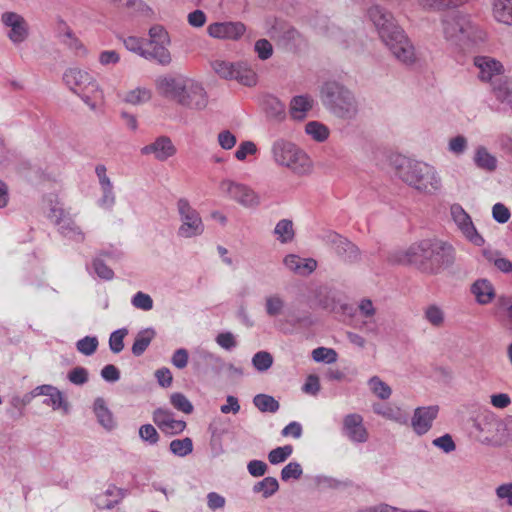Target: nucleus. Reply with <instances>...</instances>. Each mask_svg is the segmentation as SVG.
<instances>
[{"mask_svg":"<svg viewBox=\"0 0 512 512\" xmlns=\"http://www.w3.org/2000/svg\"><path fill=\"white\" fill-rule=\"evenodd\" d=\"M177 211L180 219L177 235L180 238L189 239L203 234L205 226L202 218L187 199L181 198L177 201Z\"/></svg>","mask_w":512,"mask_h":512,"instance_id":"7","label":"nucleus"},{"mask_svg":"<svg viewBox=\"0 0 512 512\" xmlns=\"http://www.w3.org/2000/svg\"><path fill=\"white\" fill-rule=\"evenodd\" d=\"M128 334L125 328L118 329L111 333L109 338V347L113 353H120L124 348V338Z\"/></svg>","mask_w":512,"mask_h":512,"instance_id":"53","label":"nucleus"},{"mask_svg":"<svg viewBox=\"0 0 512 512\" xmlns=\"http://www.w3.org/2000/svg\"><path fill=\"white\" fill-rule=\"evenodd\" d=\"M152 98V90L147 87H135L126 91L121 99L130 105H142L149 102Z\"/></svg>","mask_w":512,"mask_h":512,"instance_id":"30","label":"nucleus"},{"mask_svg":"<svg viewBox=\"0 0 512 512\" xmlns=\"http://www.w3.org/2000/svg\"><path fill=\"white\" fill-rule=\"evenodd\" d=\"M285 306L284 298L277 293L267 295L264 299L265 312L267 316L271 318L282 315L285 310Z\"/></svg>","mask_w":512,"mask_h":512,"instance_id":"34","label":"nucleus"},{"mask_svg":"<svg viewBox=\"0 0 512 512\" xmlns=\"http://www.w3.org/2000/svg\"><path fill=\"white\" fill-rule=\"evenodd\" d=\"M373 411L388 419V420H391V421H394V422H397V423H400V424H403L406 422V414L405 412H403V410L397 406H393V405H381V404H377V405H374L373 406Z\"/></svg>","mask_w":512,"mask_h":512,"instance_id":"31","label":"nucleus"},{"mask_svg":"<svg viewBox=\"0 0 512 512\" xmlns=\"http://www.w3.org/2000/svg\"><path fill=\"white\" fill-rule=\"evenodd\" d=\"M217 142L224 150H231L237 143V138L230 130H222L217 135Z\"/></svg>","mask_w":512,"mask_h":512,"instance_id":"56","label":"nucleus"},{"mask_svg":"<svg viewBox=\"0 0 512 512\" xmlns=\"http://www.w3.org/2000/svg\"><path fill=\"white\" fill-rule=\"evenodd\" d=\"M246 32V26L242 22H214L207 26L210 37L219 40H239Z\"/></svg>","mask_w":512,"mask_h":512,"instance_id":"13","label":"nucleus"},{"mask_svg":"<svg viewBox=\"0 0 512 512\" xmlns=\"http://www.w3.org/2000/svg\"><path fill=\"white\" fill-rule=\"evenodd\" d=\"M312 357L316 362L333 363L337 359V353L333 349L319 347L313 350Z\"/></svg>","mask_w":512,"mask_h":512,"instance_id":"55","label":"nucleus"},{"mask_svg":"<svg viewBox=\"0 0 512 512\" xmlns=\"http://www.w3.org/2000/svg\"><path fill=\"white\" fill-rule=\"evenodd\" d=\"M257 153V145L253 141L246 140L240 142L234 153V157L240 162H245L248 159V157L256 156Z\"/></svg>","mask_w":512,"mask_h":512,"instance_id":"46","label":"nucleus"},{"mask_svg":"<svg viewBox=\"0 0 512 512\" xmlns=\"http://www.w3.org/2000/svg\"><path fill=\"white\" fill-rule=\"evenodd\" d=\"M342 433L354 443H365L369 439V432L364 425L363 417L357 413L344 416Z\"/></svg>","mask_w":512,"mask_h":512,"instance_id":"15","label":"nucleus"},{"mask_svg":"<svg viewBox=\"0 0 512 512\" xmlns=\"http://www.w3.org/2000/svg\"><path fill=\"white\" fill-rule=\"evenodd\" d=\"M336 252L348 260H353L357 256V248L347 239L335 235Z\"/></svg>","mask_w":512,"mask_h":512,"instance_id":"42","label":"nucleus"},{"mask_svg":"<svg viewBox=\"0 0 512 512\" xmlns=\"http://www.w3.org/2000/svg\"><path fill=\"white\" fill-rule=\"evenodd\" d=\"M471 293L480 305L489 304L495 298L493 284L487 279H478L471 286Z\"/></svg>","mask_w":512,"mask_h":512,"instance_id":"25","label":"nucleus"},{"mask_svg":"<svg viewBox=\"0 0 512 512\" xmlns=\"http://www.w3.org/2000/svg\"><path fill=\"white\" fill-rule=\"evenodd\" d=\"M219 190L224 196L244 208L254 209L261 204L260 195L245 183L223 179L219 183Z\"/></svg>","mask_w":512,"mask_h":512,"instance_id":"8","label":"nucleus"},{"mask_svg":"<svg viewBox=\"0 0 512 512\" xmlns=\"http://www.w3.org/2000/svg\"><path fill=\"white\" fill-rule=\"evenodd\" d=\"M155 336V332L152 329H145L140 331L135 338L132 345V353L135 356H140L144 353L147 347L150 345L152 339Z\"/></svg>","mask_w":512,"mask_h":512,"instance_id":"39","label":"nucleus"},{"mask_svg":"<svg viewBox=\"0 0 512 512\" xmlns=\"http://www.w3.org/2000/svg\"><path fill=\"white\" fill-rule=\"evenodd\" d=\"M368 17L382 43L399 62L406 65L415 63V48L390 12L375 5L368 10Z\"/></svg>","mask_w":512,"mask_h":512,"instance_id":"1","label":"nucleus"},{"mask_svg":"<svg viewBox=\"0 0 512 512\" xmlns=\"http://www.w3.org/2000/svg\"><path fill=\"white\" fill-rule=\"evenodd\" d=\"M452 218L460 229L462 234L473 244L480 246L483 244V238L478 234L471 217L465 212V210L458 204H454L451 207Z\"/></svg>","mask_w":512,"mask_h":512,"instance_id":"17","label":"nucleus"},{"mask_svg":"<svg viewBox=\"0 0 512 512\" xmlns=\"http://www.w3.org/2000/svg\"><path fill=\"white\" fill-rule=\"evenodd\" d=\"M441 33L447 42L461 48L477 44L486 38L485 31L472 21L471 16L459 11L442 17Z\"/></svg>","mask_w":512,"mask_h":512,"instance_id":"3","label":"nucleus"},{"mask_svg":"<svg viewBox=\"0 0 512 512\" xmlns=\"http://www.w3.org/2000/svg\"><path fill=\"white\" fill-rule=\"evenodd\" d=\"M32 395L35 396H46L47 399L44 401L46 405L52 406L53 409H62L64 412L68 411V404L63 398V394L54 386L41 385L36 387L32 391Z\"/></svg>","mask_w":512,"mask_h":512,"instance_id":"22","label":"nucleus"},{"mask_svg":"<svg viewBox=\"0 0 512 512\" xmlns=\"http://www.w3.org/2000/svg\"><path fill=\"white\" fill-rule=\"evenodd\" d=\"M132 305L137 309L149 311L153 308V300L148 294L137 292L132 298Z\"/></svg>","mask_w":512,"mask_h":512,"instance_id":"57","label":"nucleus"},{"mask_svg":"<svg viewBox=\"0 0 512 512\" xmlns=\"http://www.w3.org/2000/svg\"><path fill=\"white\" fill-rule=\"evenodd\" d=\"M274 234L283 244L292 242L295 236L293 222L289 219L280 220L274 228Z\"/></svg>","mask_w":512,"mask_h":512,"instance_id":"38","label":"nucleus"},{"mask_svg":"<svg viewBox=\"0 0 512 512\" xmlns=\"http://www.w3.org/2000/svg\"><path fill=\"white\" fill-rule=\"evenodd\" d=\"M252 364L256 370L263 372L273 364V357L269 352L259 351L252 358Z\"/></svg>","mask_w":512,"mask_h":512,"instance_id":"51","label":"nucleus"},{"mask_svg":"<svg viewBox=\"0 0 512 512\" xmlns=\"http://www.w3.org/2000/svg\"><path fill=\"white\" fill-rule=\"evenodd\" d=\"M234 80H237L239 83L245 86H255L257 84V74L256 72L243 61L237 62V68L235 71Z\"/></svg>","mask_w":512,"mask_h":512,"instance_id":"32","label":"nucleus"},{"mask_svg":"<svg viewBox=\"0 0 512 512\" xmlns=\"http://www.w3.org/2000/svg\"><path fill=\"white\" fill-rule=\"evenodd\" d=\"M429 246V239L413 243L407 249L397 251L393 255V261L399 264L415 265L425 272V266L428 263Z\"/></svg>","mask_w":512,"mask_h":512,"instance_id":"12","label":"nucleus"},{"mask_svg":"<svg viewBox=\"0 0 512 512\" xmlns=\"http://www.w3.org/2000/svg\"><path fill=\"white\" fill-rule=\"evenodd\" d=\"M270 156L273 164L291 172L293 175L303 177L313 172L314 164L309 154L292 140L280 137L270 146Z\"/></svg>","mask_w":512,"mask_h":512,"instance_id":"2","label":"nucleus"},{"mask_svg":"<svg viewBox=\"0 0 512 512\" xmlns=\"http://www.w3.org/2000/svg\"><path fill=\"white\" fill-rule=\"evenodd\" d=\"M429 241L428 263L425 266V272L436 274L454 263L455 250L452 245L444 241L438 239H429Z\"/></svg>","mask_w":512,"mask_h":512,"instance_id":"10","label":"nucleus"},{"mask_svg":"<svg viewBox=\"0 0 512 512\" xmlns=\"http://www.w3.org/2000/svg\"><path fill=\"white\" fill-rule=\"evenodd\" d=\"M398 176L408 186L424 195H435L443 186L435 166L416 160H404L398 167Z\"/></svg>","mask_w":512,"mask_h":512,"instance_id":"4","label":"nucleus"},{"mask_svg":"<svg viewBox=\"0 0 512 512\" xmlns=\"http://www.w3.org/2000/svg\"><path fill=\"white\" fill-rule=\"evenodd\" d=\"M283 263L287 269L301 276L309 275L317 267V262L314 259L301 258L295 254L287 255L283 259Z\"/></svg>","mask_w":512,"mask_h":512,"instance_id":"23","label":"nucleus"},{"mask_svg":"<svg viewBox=\"0 0 512 512\" xmlns=\"http://www.w3.org/2000/svg\"><path fill=\"white\" fill-rule=\"evenodd\" d=\"M370 390L380 399H388L391 396L392 390L388 384L383 382L379 377L373 376L368 381Z\"/></svg>","mask_w":512,"mask_h":512,"instance_id":"47","label":"nucleus"},{"mask_svg":"<svg viewBox=\"0 0 512 512\" xmlns=\"http://www.w3.org/2000/svg\"><path fill=\"white\" fill-rule=\"evenodd\" d=\"M70 382L76 385H83L88 381V371L83 367H76L68 373Z\"/></svg>","mask_w":512,"mask_h":512,"instance_id":"64","label":"nucleus"},{"mask_svg":"<svg viewBox=\"0 0 512 512\" xmlns=\"http://www.w3.org/2000/svg\"><path fill=\"white\" fill-rule=\"evenodd\" d=\"M52 213H53L52 216L56 218L58 224L60 225V230L65 237H68L77 242L84 240L83 232L73 221H70V220L66 221V220L62 219L64 212L61 208L53 209Z\"/></svg>","mask_w":512,"mask_h":512,"instance_id":"26","label":"nucleus"},{"mask_svg":"<svg viewBox=\"0 0 512 512\" xmlns=\"http://www.w3.org/2000/svg\"><path fill=\"white\" fill-rule=\"evenodd\" d=\"M98 61L102 66H114L120 62V54L115 50H104L100 52Z\"/></svg>","mask_w":512,"mask_h":512,"instance_id":"63","label":"nucleus"},{"mask_svg":"<svg viewBox=\"0 0 512 512\" xmlns=\"http://www.w3.org/2000/svg\"><path fill=\"white\" fill-rule=\"evenodd\" d=\"M1 21L9 29L7 36L14 44L26 40L29 27L23 16L15 12H5L1 16Z\"/></svg>","mask_w":512,"mask_h":512,"instance_id":"16","label":"nucleus"},{"mask_svg":"<svg viewBox=\"0 0 512 512\" xmlns=\"http://www.w3.org/2000/svg\"><path fill=\"white\" fill-rule=\"evenodd\" d=\"M305 132L317 142H324L330 134L328 127L318 121L308 122L305 125Z\"/></svg>","mask_w":512,"mask_h":512,"instance_id":"41","label":"nucleus"},{"mask_svg":"<svg viewBox=\"0 0 512 512\" xmlns=\"http://www.w3.org/2000/svg\"><path fill=\"white\" fill-rule=\"evenodd\" d=\"M149 46L148 60H155L162 66L172 63V54L169 50L171 38L168 31L161 25H153L148 32Z\"/></svg>","mask_w":512,"mask_h":512,"instance_id":"9","label":"nucleus"},{"mask_svg":"<svg viewBox=\"0 0 512 512\" xmlns=\"http://www.w3.org/2000/svg\"><path fill=\"white\" fill-rule=\"evenodd\" d=\"M279 489V484L276 478L266 477L262 481L254 485V492L261 493L263 497L268 498L276 493Z\"/></svg>","mask_w":512,"mask_h":512,"instance_id":"43","label":"nucleus"},{"mask_svg":"<svg viewBox=\"0 0 512 512\" xmlns=\"http://www.w3.org/2000/svg\"><path fill=\"white\" fill-rule=\"evenodd\" d=\"M322 103L334 114L342 118H350L356 112L352 94L336 82H327L320 92Z\"/></svg>","mask_w":512,"mask_h":512,"instance_id":"6","label":"nucleus"},{"mask_svg":"<svg viewBox=\"0 0 512 512\" xmlns=\"http://www.w3.org/2000/svg\"><path fill=\"white\" fill-rule=\"evenodd\" d=\"M177 152L172 140L167 136L157 137L153 142L141 148V154L152 156L155 160L164 162Z\"/></svg>","mask_w":512,"mask_h":512,"instance_id":"18","label":"nucleus"},{"mask_svg":"<svg viewBox=\"0 0 512 512\" xmlns=\"http://www.w3.org/2000/svg\"><path fill=\"white\" fill-rule=\"evenodd\" d=\"M293 452L291 445H285L277 447L270 451L268 454V460L271 464L276 465L284 462Z\"/></svg>","mask_w":512,"mask_h":512,"instance_id":"52","label":"nucleus"},{"mask_svg":"<svg viewBox=\"0 0 512 512\" xmlns=\"http://www.w3.org/2000/svg\"><path fill=\"white\" fill-rule=\"evenodd\" d=\"M63 80L67 87L92 110L104 104V92L96 78L85 69L72 67L65 71Z\"/></svg>","mask_w":512,"mask_h":512,"instance_id":"5","label":"nucleus"},{"mask_svg":"<svg viewBox=\"0 0 512 512\" xmlns=\"http://www.w3.org/2000/svg\"><path fill=\"white\" fill-rule=\"evenodd\" d=\"M474 164L481 170L493 172L497 168V158L485 146H477L473 156Z\"/></svg>","mask_w":512,"mask_h":512,"instance_id":"28","label":"nucleus"},{"mask_svg":"<svg viewBox=\"0 0 512 512\" xmlns=\"http://www.w3.org/2000/svg\"><path fill=\"white\" fill-rule=\"evenodd\" d=\"M497 499L512 507V483H505L496 488Z\"/></svg>","mask_w":512,"mask_h":512,"instance_id":"62","label":"nucleus"},{"mask_svg":"<svg viewBox=\"0 0 512 512\" xmlns=\"http://www.w3.org/2000/svg\"><path fill=\"white\" fill-rule=\"evenodd\" d=\"M253 403L261 412L274 413L279 409L278 401L266 394L256 395L253 399Z\"/></svg>","mask_w":512,"mask_h":512,"instance_id":"44","label":"nucleus"},{"mask_svg":"<svg viewBox=\"0 0 512 512\" xmlns=\"http://www.w3.org/2000/svg\"><path fill=\"white\" fill-rule=\"evenodd\" d=\"M254 50L261 60H267L273 54V46L266 39H260V40L256 41Z\"/></svg>","mask_w":512,"mask_h":512,"instance_id":"59","label":"nucleus"},{"mask_svg":"<svg viewBox=\"0 0 512 512\" xmlns=\"http://www.w3.org/2000/svg\"><path fill=\"white\" fill-rule=\"evenodd\" d=\"M170 450L176 456L185 457L193 451V442L188 437L172 440Z\"/></svg>","mask_w":512,"mask_h":512,"instance_id":"48","label":"nucleus"},{"mask_svg":"<svg viewBox=\"0 0 512 512\" xmlns=\"http://www.w3.org/2000/svg\"><path fill=\"white\" fill-rule=\"evenodd\" d=\"M469 0H417V3L425 9L441 10L447 8H457Z\"/></svg>","mask_w":512,"mask_h":512,"instance_id":"40","label":"nucleus"},{"mask_svg":"<svg viewBox=\"0 0 512 512\" xmlns=\"http://www.w3.org/2000/svg\"><path fill=\"white\" fill-rule=\"evenodd\" d=\"M490 6L491 17L496 23L512 26V0H491Z\"/></svg>","mask_w":512,"mask_h":512,"instance_id":"24","label":"nucleus"},{"mask_svg":"<svg viewBox=\"0 0 512 512\" xmlns=\"http://www.w3.org/2000/svg\"><path fill=\"white\" fill-rule=\"evenodd\" d=\"M153 421L159 429L170 435L179 434L186 428V422L176 420L172 412L159 408L153 413Z\"/></svg>","mask_w":512,"mask_h":512,"instance_id":"20","label":"nucleus"},{"mask_svg":"<svg viewBox=\"0 0 512 512\" xmlns=\"http://www.w3.org/2000/svg\"><path fill=\"white\" fill-rule=\"evenodd\" d=\"M496 99L512 109V80L505 78L498 84H494L493 91Z\"/></svg>","mask_w":512,"mask_h":512,"instance_id":"37","label":"nucleus"},{"mask_svg":"<svg viewBox=\"0 0 512 512\" xmlns=\"http://www.w3.org/2000/svg\"><path fill=\"white\" fill-rule=\"evenodd\" d=\"M77 350L86 355H92L98 347V339L96 337L86 336L76 343Z\"/></svg>","mask_w":512,"mask_h":512,"instance_id":"54","label":"nucleus"},{"mask_svg":"<svg viewBox=\"0 0 512 512\" xmlns=\"http://www.w3.org/2000/svg\"><path fill=\"white\" fill-rule=\"evenodd\" d=\"M424 319L433 327L441 328L445 325L446 314L444 309L437 304H430L423 310Z\"/></svg>","mask_w":512,"mask_h":512,"instance_id":"33","label":"nucleus"},{"mask_svg":"<svg viewBox=\"0 0 512 512\" xmlns=\"http://www.w3.org/2000/svg\"><path fill=\"white\" fill-rule=\"evenodd\" d=\"M432 444L441 449L445 453L453 452L456 449V444L452 439L451 435L445 434L441 437L435 438Z\"/></svg>","mask_w":512,"mask_h":512,"instance_id":"60","label":"nucleus"},{"mask_svg":"<svg viewBox=\"0 0 512 512\" xmlns=\"http://www.w3.org/2000/svg\"><path fill=\"white\" fill-rule=\"evenodd\" d=\"M439 413L437 405L418 407L414 410L411 418V427L417 435L426 434L433 425Z\"/></svg>","mask_w":512,"mask_h":512,"instance_id":"19","label":"nucleus"},{"mask_svg":"<svg viewBox=\"0 0 512 512\" xmlns=\"http://www.w3.org/2000/svg\"><path fill=\"white\" fill-rule=\"evenodd\" d=\"M170 403L172 406L185 414H191L193 412V405L188 398L179 392L173 393L170 396Z\"/></svg>","mask_w":512,"mask_h":512,"instance_id":"49","label":"nucleus"},{"mask_svg":"<svg viewBox=\"0 0 512 512\" xmlns=\"http://www.w3.org/2000/svg\"><path fill=\"white\" fill-rule=\"evenodd\" d=\"M314 100L308 95H299L292 98L290 102L289 112L293 119L302 120L312 109Z\"/></svg>","mask_w":512,"mask_h":512,"instance_id":"27","label":"nucleus"},{"mask_svg":"<svg viewBox=\"0 0 512 512\" xmlns=\"http://www.w3.org/2000/svg\"><path fill=\"white\" fill-rule=\"evenodd\" d=\"M122 498V492L115 486H109L104 493L96 496V504L99 508L110 509Z\"/></svg>","mask_w":512,"mask_h":512,"instance_id":"35","label":"nucleus"},{"mask_svg":"<svg viewBox=\"0 0 512 512\" xmlns=\"http://www.w3.org/2000/svg\"><path fill=\"white\" fill-rule=\"evenodd\" d=\"M474 64L478 69V76L482 81H489L494 88V84H498L506 77L503 76L502 64L494 58L488 56H478L474 60Z\"/></svg>","mask_w":512,"mask_h":512,"instance_id":"14","label":"nucleus"},{"mask_svg":"<svg viewBox=\"0 0 512 512\" xmlns=\"http://www.w3.org/2000/svg\"><path fill=\"white\" fill-rule=\"evenodd\" d=\"M139 436L150 444H156L159 440V434L151 424L142 425L139 429Z\"/></svg>","mask_w":512,"mask_h":512,"instance_id":"61","label":"nucleus"},{"mask_svg":"<svg viewBox=\"0 0 512 512\" xmlns=\"http://www.w3.org/2000/svg\"><path fill=\"white\" fill-rule=\"evenodd\" d=\"M468 140L463 135H457L448 140V151L455 156H460L466 152Z\"/></svg>","mask_w":512,"mask_h":512,"instance_id":"50","label":"nucleus"},{"mask_svg":"<svg viewBox=\"0 0 512 512\" xmlns=\"http://www.w3.org/2000/svg\"><path fill=\"white\" fill-rule=\"evenodd\" d=\"M124 46L127 50L138 54L139 56L148 60L149 54L148 49L145 48V41L142 38L136 36H129L123 41Z\"/></svg>","mask_w":512,"mask_h":512,"instance_id":"45","label":"nucleus"},{"mask_svg":"<svg viewBox=\"0 0 512 512\" xmlns=\"http://www.w3.org/2000/svg\"><path fill=\"white\" fill-rule=\"evenodd\" d=\"M93 410L99 424L106 430H112L116 426V421L112 412L108 409L103 398H97L93 404Z\"/></svg>","mask_w":512,"mask_h":512,"instance_id":"29","label":"nucleus"},{"mask_svg":"<svg viewBox=\"0 0 512 512\" xmlns=\"http://www.w3.org/2000/svg\"><path fill=\"white\" fill-rule=\"evenodd\" d=\"M186 78L187 77L184 76H160L155 80V89L159 95L176 102V99Z\"/></svg>","mask_w":512,"mask_h":512,"instance_id":"21","label":"nucleus"},{"mask_svg":"<svg viewBox=\"0 0 512 512\" xmlns=\"http://www.w3.org/2000/svg\"><path fill=\"white\" fill-rule=\"evenodd\" d=\"M301 465L297 462H290L281 471V478L283 481L290 479H298L302 475Z\"/></svg>","mask_w":512,"mask_h":512,"instance_id":"58","label":"nucleus"},{"mask_svg":"<svg viewBox=\"0 0 512 512\" xmlns=\"http://www.w3.org/2000/svg\"><path fill=\"white\" fill-rule=\"evenodd\" d=\"M176 103L188 109L202 110L208 103L207 93L201 83L187 77L176 99Z\"/></svg>","mask_w":512,"mask_h":512,"instance_id":"11","label":"nucleus"},{"mask_svg":"<svg viewBox=\"0 0 512 512\" xmlns=\"http://www.w3.org/2000/svg\"><path fill=\"white\" fill-rule=\"evenodd\" d=\"M212 70L222 79L233 80L237 68V62H230L217 58L211 62Z\"/></svg>","mask_w":512,"mask_h":512,"instance_id":"36","label":"nucleus"}]
</instances>
